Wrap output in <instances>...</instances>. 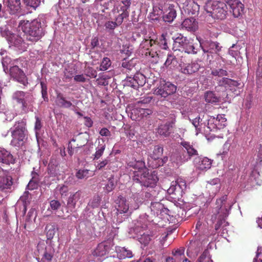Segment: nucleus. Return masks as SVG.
<instances>
[{
    "label": "nucleus",
    "instance_id": "f257e3e1",
    "mask_svg": "<svg viewBox=\"0 0 262 262\" xmlns=\"http://www.w3.org/2000/svg\"><path fill=\"white\" fill-rule=\"evenodd\" d=\"M114 2L112 12L114 16V21H107L104 24L106 30H114L120 26L124 18L129 16V8L131 5V0H109L104 3L103 6L105 9H108L110 5Z\"/></svg>",
    "mask_w": 262,
    "mask_h": 262
},
{
    "label": "nucleus",
    "instance_id": "f03ea898",
    "mask_svg": "<svg viewBox=\"0 0 262 262\" xmlns=\"http://www.w3.org/2000/svg\"><path fill=\"white\" fill-rule=\"evenodd\" d=\"M167 34H162L158 39L151 38H145L140 44V47L143 50L142 51V54L144 55L147 58H154L158 57V51L160 48L164 50L168 48L166 36Z\"/></svg>",
    "mask_w": 262,
    "mask_h": 262
},
{
    "label": "nucleus",
    "instance_id": "7ed1b4c3",
    "mask_svg": "<svg viewBox=\"0 0 262 262\" xmlns=\"http://www.w3.org/2000/svg\"><path fill=\"white\" fill-rule=\"evenodd\" d=\"M18 28L25 33L26 40L32 43L37 42L45 35V31L41 24L37 19H34L31 21L26 20H20Z\"/></svg>",
    "mask_w": 262,
    "mask_h": 262
},
{
    "label": "nucleus",
    "instance_id": "20e7f679",
    "mask_svg": "<svg viewBox=\"0 0 262 262\" xmlns=\"http://www.w3.org/2000/svg\"><path fill=\"white\" fill-rule=\"evenodd\" d=\"M172 50L181 61L183 60V58L188 57V54L197 53L192 42L181 34L173 39Z\"/></svg>",
    "mask_w": 262,
    "mask_h": 262
},
{
    "label": "nucleus",
    "instance_id": "39448f33",
    "mask_svg": "<svg viewBox=\"0 0 262 262\" xmlns=\"http://www.w3.org/2000/svg\"><path fill=\"white\" fill-rule=\"evenodd\" d=\"M227 196L226 195L217 199L213 214L211 216V221L213 223L216 221L214 228L216 230L219 229L221 225L225 222V219L228 215L229 205L227 204Z\"/></svg>",
    "mask_w": 262,
    "mask_h": 262
},
{
    "label": "nucleus",
    "instance_id": "423d86ee",
    "mask_svg": "<svg viewBox=\"0 0 262 262\" xmlns=\"http://www.w3.org/2000/svg\"><path fill=\"white\" fill-rule=\"evenodd\" d=\"M10 130L12 137L11 145L18 148L24 145L27 133L26 122L23 120L15 122L13 127L11 128Z\"/></svg>",
    "mask_w": 262,
    "mask_h": 262
},
{
    "label": "nucleus",
    "instance_id": "0eeeda50",
    "mask_svg": "<svg viewBox=\"0 0 262 262\" xmlns=\"http://www.w3.org/2000/svg\"><path fill=\"white\" fill-rule=\"evenodd\" d=\"M204 10L212 18L223 20L226 18L228 8L225 2L210 1L206 3Z\"/></svg>",
    "mask_w": 262,
    "mask_h": 262
},
{
    "label": "nucleus",
    "instance_id": "6e6552de",
    "mask_svg": "<svg viewBox=\"0 0 262 262\" xmlns=\"http://www.w3.org/2000/svg\"><path fill=\"white\" fill-rule=\"evenodd\" d=\"M180 147L176 154L177 163H183L190 160L195 156L198 155V151L192 144L189 142L182 140L180 143ZM175 157V155H173Z\"/></svg>",
    "mask_w": 262,
    "mask_h": 262
},
{
    "label": "nucleus",
    "instance_id": "1a4fd4ad",
    "mask_svg": "<svg viewBox=\"0 0 262 262\" xmlns=\"http://www.w3.org/2000/svg\"><path fill=\"white\" fill-rule=\"evenodd\" d=\"M133 181L146 187L154 188L159 181L156 171L149 172L148 169L145 171L138 172L136 176H132Z\"/></svg>",
    "mask_w": 262,
    "mask_h": 262
},
{
    "label": "nucleus",
    "instance_id": "9d476101",
    "mask_svg": "<svg viewBox=\"0 0 262 262\" xmlns=\"http://www.w3.org/2000/svg\"><path fill=\"white\" fill-rule=\"evenodd\" d=\"M226 125L227 119L225 115H218L216 118L211 117L208 120L207 125H204V133L209 135L211 132H215L217 129L223 128Z\"/></svg>",
    "mask_w": 262,
    "mask_h": 262
},
{
    "label": "nucleus",
    "instance_id": "9b49d317",
    "mask_svg": "<svg viewBox=\"0 0 262 262\" xmlns=\"http://www.w3.org/2000/svg\"><path fill=\"white\" fill-rule=\"evenodd\" d=\"M5 61L3 60L2 62L4 71L6 73L8 72L11 78L19 83L23 84L26 86L28 84V78L24 72L23 70L18 67L17 66H11L8 70L7 66H5Z\"/></svg>",
    "mask_w": 262,
    "mask_h": 262
},
{
    "label": "nucleus",
    "instance_id": "f8f14e48",
    "mask_svg": "<svg viewBox=\"0 0 262 262\" xmlns=\"http://www.w3.org/2000/svg\"><path fill=\"white\" fill-rule=\"evenodd\" d=\"M174 6L170 1L161 0L159 9L163 13V18L165 21L171 23L176 17L177 13Z\"/></svg>",
    "mask_w": 262,
    "mask_h": 262
},
{
    "label": "nucleus",
    "instance_id": "ddd939ff",
    "mask_svg": "<svg viewBox=\"0 0 262 262\" xmlns=\"http://www.w3.org/2000/svg\"><path fill=\"white\" fill-rule=\"evenodd\" d=\"M177 87L170 82H166L164 80H160L158 87L155 90L154 94L163 98H166L168 96L174 94L177 91Z\"/></svg>",
    "mask_w": 262,
    "mask_h": 262
},
{
    "label": "nucleus",
    "instance_id": "4468645a",
    "mask_svg": "<svg viewBox=\"0 0 262 262\" xmlns=\"http://www.w3.org/2000/svg\"><path fill=\"white\" fill-rule=\"evenodd\" d=\"M2 35L11 46H14L24 51H26L28 47V43H26L19 35L12 33L9 30H6L2 33Z\"/></svg>",
    "mask_w": 262,
    "mask_h": 262
},
{
    "label": "nucleus",
    "instance_id": "2eb2a0df",
    "mask_svg": "<svg viewBox=\"0 0 262 262\" xmlns=\"http://www.w3.org/2000/svg\"><path fill=\"white\" fill-rule=\"evenodd\" d=\"M113 242L111 240L104 241L99 244L93 252L94 256L102 257L107 255L112 247Z\"/></svg>",
    "mask_w": 262,
    "mask_h": 262
},
{
    "label": "nucleus",
    "instance_id": "dca6fc26",
    "mask_svg": "<svg viewBox=\"0 0 262 262\" xmlns=\"http://www.w3.org/2000/svg\"><path fill=\"white\" fill-rule=\"evenodd\" d=\"M188 57L183 58V60H180L179 66L181 73L185 75H191L198 72L200 68V66L196 62H191L186 64L185 62L187 61Z\"/></svg>",
    "mask_w": 262,
    "mask_h": 262
},
{
    "label": "nucleus",
    "instance_id": "f3484780",
    "mask_svg": "<svg viewBox=\"0 0 262 262\" xmlns=\"http://www.w3.org/2000/svg\"><path fill=\"white\" fill-rule=\"evenodd\" d=\"M95 166L96 170H101L106 167V169H110L113 171L117 170L118 167V161L116 160L111 161L108 158L97 161Z\"/></svg>",
    "mask_w": 262,
    "mask_h": 262
},
{
    "label": "nucleus",
    "instance_id": "a211bd4d",
    "mask_svg": "<svg viewBox=\"0 0 262 262\" xmlns=\"http://www.w3.org/2000/svg\"><path fill=\"white\" fill-rule=\"evenodd\" d=\"M32 96L23 91H16L13 95V98L17 102L22 104V109L25 110L27 106V101L32 99Z\"/></svg>",
    "mask_w": 262,
    "mask_h": 262
},
{
    "label": "nucleus",
    "instance_id": "6ab92c4d",
    "mask_svg": "<svg viewBox=\"0 0 262 262\" xmlns=\"http://www.w3.org/2000/svg\"><path fill=\"white\" fill-rule=\"evenodd\" d=\"M234 17L241 16L244 10V5L238 0H231L228 4Z\"/></svg>",
    "mask_w": 262,
    "mask_h": 262
},
{
    "label": "nucleus",
    "instance_id": "aec40b11",
    "mask_svg": "<svg viewBox=\"0 0 262 262\" xmlns=\"http://www.w3.org/2000/svg\"><path fill=\"white\" fill-rule=\"evenodd\" d=\"M196 167L201 170H206L210 168L212 160L207 157H198L194 159Z\"/></svg>",
    "mask_w": 262,
    "mask_h": 262
},
{
    "label": "nucleus",
    "instance_id": "412c9836",
    "mask_svg": "<svg viewBox=\"0 0 262 262\" xmlns=\"http://www.w3.org/2000/svg\"><path fill=\"white\" fill-rule=\"evenodd\" d=\"M127 166L132 167L135 169L133 171L132 176H136L139 171H145L147 168L145 167V162L142 160H133L127 163Z\"/></svg>",
    "mask_w": 262,
    "mask_h": 262
},
{
    "label": "nucleus",
    "instance_id": "4be33fe9",
    "mask_svg": "<svg viewBox=\"0 0 262 262\" xmlns=\"http://www.w3.org/2000/svg\"><path fill=\"white\" fill-rule=\"evenodd\" d=\"M0 162L9 165L15 163V159L12 155L4 148H0Z\"/></svg>",
    "mask_w": 262,
    "mask_h": 262
},
{
    "label": "nucleus",
    "instance_id": "5701e85b",
    "mask_svg": "<svg viewBox=\"0 0 262 262\" xmlns=\"http://www.w3.org/2000/svg\"><path fill=\"white\" fill-rule=\"evenodd\" d=\"M182 8L187 11L189 14L194 15L199 11V5L194 1L189 2L186 0L185 2L182 3Z\"/></svg>",
    "mask_w": 262,
    "mask_h": 262
},
{
    "label": "nucleus",
    "instance_id": "b1692460",
    "mask_svg": "<svg viewBox=\"0 0 262 262\" xmlns=\"http://www.w3.org/2000/svg\"><path fill=\"white\" fill-rule=\"evenodd\" d=\"M116 208L117 213L122 214L126 213L129 209V204L127 203L126 199L122 196H118L116 202Z\"/></svg>",
    "mask_w": 262,
    "mask_h": 262
},
{
    "label": "nucleus",
    "instance_id": "393cba45",
    "mask_svg": "<svg viewBox=\"0 0 262 262\" xmlns=\"http://www.w3.org/2000/svg\"><path fill=\"white\" fill-rule=\"evenodd\" d=\"M173 124V123L170 121L161 124L158 128V133L165 137L169 136L171 133Z\"/></svg>",
    "mask_w": 262,
    "mask_h": 262
},
{
    "label": "nucleus",
    "instance_id": "a878e982",
    "mask_svg": "<svg viewBox=\"0 0 262 262\" xmlns=\"http://www.w3.org/2000/svg\"><path fill=\"white\" fill-rule=\"evenodd\" d=\"M56 103L60 107L69 108L73 104L70 101H68L61 93H57L56 95Z\"/></svg>",
    "mask_w": 262,
    "mask_h": 262
},
{
    "label": "nucleus",
    "instance_id": "bb28decb",
    "mask_svg": "<svg viewBox=\"0 0 262 262\" xmlns=\"http://www.w3.org/2000/svg\"><path fill=\"white\" fill-rule=\"evenodd\" d=\"M13 184V179L11 176H0V190L6 191L10 189Z\"/></svg>",
    "mask_w": 262,
    "mask_h": 262
},
{
    "label": "nucleus",
    "instance_id": "cd10ccee",
    "mask_svg": "<svg viewBox=\"0 0 262 262\" xmlns=\"http://www.w3.org/2000/svg\"><path fill=\"white\" fill-rule=\"evenodd\" d=\"M115 250L117 257L120 259L130 258L133 256L132 251L125 247H116Z\"/></svg>",
    "mask_w": 262,
    "mask_h": 262
},
{
    "label": "nucleus",
    "instance_id": "c85d7f7f",
    "mask_svg": "<svg viewBox=\"0 0 262 262\" xmlns=\"http://www.w3.org/2000/svg\"><path fill=\"white\" fill-rule=\"evenodd\" d=\"M81 192L78 190L70 195L67 201V205L69 208L73 209L75 208L77 202L81 198Z\"/></svg>",
    "mask_w": 262,
    "mask_h": 262
},
{
    "label": "nucleus",
    "instance_id": "c756f323",
    "mask_svg": "<svg viewBox=\"0 0 262 262\" xmlns=\"http://www.w3.org/2000/svg\"><path fill=\"white\" fill-rule=\"evenodd\" d=\"M198 23L195 21V19L191 17L189 18L185 19L182 23V28H185V29L190 31H195L197 29Z\"/></svg>",
    "mask_w": 262,
    "mask_h": 262
},
{
    "label": "nucleus",
    "instance_id": "7c9ffc66",
    "mask_svg": "<svg viewBox=\"0 0 262 262\" xmlns=\"http://www.w3.org/2000/svg\"><path fill=\"white\" fill-rule=\"evenodd\" d=\"M205 42L211 55L219 54V52L221 51L222 47L220 46V43L219 42L212 41L211 40L206 41Z\"/></svg>",
    "mask_w": 262,
    "mask_h": 262
},
{
    "label": "nucleus",
    "instance_id": "2f4dec72",
    "mask_svg": "<svg viewBox=\"0 0 262 262\" xmlns=\"http://www.w3.org/2000/svg\"><path fill=\"white\" fill-rule=\"evenodd\" d=\"M240 85L238 81L229 79L228 78H223L219 82V86H224L225 88L237 87Z\"/></svg>",
    "mask_w": 262,
    "mask_h": 262
},
{
    "label": "nucleus",
    "instance_id": "473e14b6",
    "mask_svg": "<svg viewBox=\"0 0 262 262\" xmlns=\"http://www.w3.org/2000/svg\"><path fill=\"white\" fill-rule=\"evenodd\" d=\"M20 0H8V7L10 13L14 14L20 9Z\"/></svg>",
    "mask_w": 262,
    "mask_h": 262
},
{
    "label": "nucleus",
    "instance_id": "72a5a7b5",
    "mask_svg": "<svg viewBox=\"0 0 262 262\" xmlns=\"http://www.w3.org/2000/svg\"><path fill=\"white\" fill-rule=\"evenodd\" d=\"M163 150V146L161 145L155 146L150 156L151 158L156 162L162 156Z\"/></svg>",
    "mask_w": 262,
    "mask_h": 262
},
{
    "label": "nucleus",
    "instance_id": "f704fd0d",
    "mask_svg": "<svg viewBox=\"0 0 262 262\" xmlns=\"http://www.w3.org/2000/svg\"><path fill=\"white\" fill-rule=\"evenodd\" d=\"M186 188V183L184 180L182 179H179V183L177 186V189L176 190L174 195L175 198H179L180 196H182V193L184 190Z\"/></svg>",
    "mask_w": 262,
    "mask_h": 262
},
{
    "label": "nucleus",
    "instance_id": "c9c22d12",
    "mask_svg": "<svg viewBox=\"0 0 262 262\" xmlns=\"http://www.w3.org/2000/svg\"><path fill=\"white\" fill-rule=\"evenodd\" d=\"M178 59L180 60V59L176 55V54L173 53V55L168 54L167 59L165 62V65L167 67L170 66V68L174 67L177 65Z\"/></svg>",
    "mask_w": 262,
    "mask_h": 262
},
{
    "label": "nucleus",
    "instance_id": "e433bc0d",
    "mask_svg": "<svg viewBox=\"0 0 262 262\" xmlns=\"http://www.w3.org/2000/svg\"><path fill=\"white\" fill-rule=\"evenodd\" d=\"M205 101L208 103H216L220 101V98L216 96L212 91H207L204 95Z\"/></svg>",
    "mask_w": 262,
    "mask_h": 262
},
{
    "label": "nucleus",
    "instance_id": "4c0bfd02",
    "mask_svg": "<svg viewBox=\"0 0 262 262\" xmlns=\"http://www.w3.org/2000/svg\"><path fill=\"white\" fill-rule=\"evenodd\" d=\"M46 235L48 239H52L56 232V226L53 224H48L45 228Z\"/></svg>",
    "mask_w": 262,
    "mask_h": 262
},
{
    "label": "nucleus",
    "instance_id": "58836bf2",
    "mask_svg": "<svg viewBox=\"0 0 262 262\" xmlns=\"http://www.w3.org/2000/svg\"><path fill=\"white\" fill-rule=\"evenodd\" d=\"M94 175V172L88 169H79L76 173L78 179H87Z\"/></svg>",
    "mask_w": 262,
    "mask_h": 262
},
{
    "label": "nucleus",
    "instance_id": "ea45409f",
    "mask_svg": "<svg viewBox=\"0 0 262 262\" xmlns=\"http://www.w3.org/2000/svg\"><path fill=\"white\" fill-rule=\"evenodd\" d=\"M202 120L200 119L199 116L195 117L192 121V123L195 127L197 132L199 133H204V125L205 123L202 122Z\"/></svg>",
    "mask_w": 262,
    "mask_h": 262
},
{
    "label": "nucleus",
    "instance_id": "a19ab883",
    "mask_svg": "<svg viewBox=\"0 0 262 262\" xmlns=\"http://www.w3.org/2000/svg\"><path fill=\"white\" fill-rule=\"evenodd\" d=\"M133 81H135L139 86H142L146 82V77L142 73H137L133 77Z\"/></svg>",
    "mask_w": 262,
    "mask_h": 262
},
{
    "label": "nucleus",
    "instance_id": "79ce46f5",
    "mask_svg": "<svg viewBox=\"0 0 262 262\" xmlns=\"http://www.w3.org/2000/svg\"><path fill=\"white\" fill-rule=\"evenodd\" d=\"M48 173L52 177H56L59 173L58 164L50 162L48 165Z\"/></svg>",
    "mask_w": 262,
    "mask_h": 262
},
{
    "label": "nucleus",
    "instance_id": "37998d69",
    "mask_svg": "<svg viewBox=\"0 0 262 262\" xmlns=\"http://www.w3.org/2000/svg\"><path fill=\"white\" fill-rule=\"evenodd\" d=\"M184 251L185 249L184 248H180L176 250H173L172 251V254L173 257L176 260L178 259V262H181L183 257H185L184 255Z\"/></svg>",
    "mask_w": 262,
    "mask_h": 262
},
{
    "label": "nucleus",
    "instance_id": "c03bdc74",
    "mask_svg": "<svg viewBox=\"0 0 262 262\" xmlns=\"http://www.w3.org/2000/svg\"><path fill=\"white\" fill-rule=\"evenodd\" d=\"M116 183L115 181L113 176H111L108 179L107 183L104 187V190L107 192L109 193L113 191L116 187Z\"/></svg>",
    "mask_w": 262,
    "mask_h": 262
},
{
    "label": "nucleus",
    "instance_id": "a18cd8bd",
    "mask_svg": "<svg viewBox=\"0 0 262 262\" xmlns=\"http://www.w3.org/2000/svg\"><path fill=\"white\" fill-rule=\"evenodd\" d=\"M141 111H143L141 107H136L132 110L130 118L133 120H137L141 119Z\"/></svg>",
    "mask_w": 262,
    "mask_h": 262
},
{
    "label": "nucleus",
    "instance_id": "49530a36",
    "mask_svg": "<svg viewBox=\"0 0 262 262\" xmlns=\"http://www.w3.org/2000/svg\"><path fill=\"white\" fill-rule=\"evenodd\" d=\"M110 78V77L108 75H104L103 74H100L99 78L96 79V82L98 85L106 86L108 84L107 80Z\"/></svg>",
    "mask_w": 262,
    "mask_h": 262
},
{
    "label": "nucleus",
    "instance_id": "de8ad7c7",
    "mask_svg": "<svg viewBox=\"0 0 262 262\" xmlns=\"http://www.w3.org/2000/svg\"><path fill=\"white\" fill-rule=\"evenodd\" d=\"M105 148V145L104 144H101L99 145L98 147L96 148V152L94 155V159L93 160H98L100 158V157L102 156L104 151Z\"/></svg>",
    "mask_w": 262,
    "mask_h": 262
},
{
    "label": "nucleus",
    "instance_id": "09e8293b",
    "mask_svg": "<svg viewBox=\"0 0 262 262\" xmlns=\"http://www.w3.org/2000/svg\"><path fill=\"white\" fill-rule=\"evenodd\" d=\"M101 198L98 195H95L90 201L89 205L91 207L95 208H98L100 205Z\"/></svg>",
    "mask_w": 262,
    "mask_h": 262
},
{
    "label": "nucleus",
    "instance_id": "8fccbe9b",
    "mask_svg": "<svg viewBox=\"0 0 262 262\" xmlns=\"http://www.w3.org/2000/svg\"><path fill=\"white\" fill-rule=\"evenodd\" d=\"M111 64L112 62L109 58L104 57L101 62L99 70L100 71L107 70L111 67Z\"/></svg>",
    "mask_w": 262,
    "mask_h": 262
},
{
    "label": "nucleus",
    "instance_id": "3c124183",
    "mask_svg": "<svg viewBox=\"0 0 262 262\" xmlns=\"http://www.w3.org/2000/svg\"><path fill=\"white\" fill-rule=\"evenodd\" d=\"M57 189L62 198H65L68 195L69 191V188L68 186L64 184L59 185L57 187Z\"/></svg>",
    "mask_w": 262,
    "mask_h": 262
},
{
    "label": "nucleus",
    "instance_id": "603ef678",
    "mask_svg": "<svg viewBox=\"0 0 262 262\" xmlns=\"http://www.w3.org/2000/svg\"><path fill=\"white\" fill-rule=\"evenodd\" d=\"M121 67L123 69V71L125 70V72H129L133 69L135 70L134 66L129 61H127L125 58L122 61Z\"/></svg>",
    "mask_w": 262,
    "mask_h": 262
},
{
    "label": "nucleus",
    "instance_id": "864d4df0",
    "mask_svg": "<svg viewBox=\"0 0 262 262\" xmlns=\"http://www.w3.org/2000/svg\"><path fill=\"white\" fill-rule=\"evenodd\" d=\"M85 75L90 78H96L97 76V72L93 68L88 67L85 69Z\"/></svg>",
    "mask_w": 262,
    "mask_h": 262
},
{
    "label": "nucleus",
    "instance_id": "5fc2aeb1",
    "mask_svg": "<svg viewBox=\"0 0 262 262\" xmlns=\"http://www.w3.org/2000/svg\"><path fill=\"white\" fill-rule=\"evenodd\" d=\"M211 74L214 76L223 77L227 76L228 75V73L226 70L222 69H214L212 70Z\"/></svg>",
    "mask_w": 262,
    "mask_h": 262
},
{
    "label": "nucleus",
    "instance_id": "6e6d98bb",
    "mask_svg": "<svg viewBox=\"0 0 262 262\" xmlns=\"http://www.w3.org/2000/svg\"><path fill=\"white\" fill-rule=\"evenodd\" d=\"M40 85L41 88V95L44 101L46 102L49 101V98L48 96V92H47V84L43 81L40 82Z\"/></svg>",
    "mask_w": 262,
    "mask_h": 262
},
{
    "label": "nucleus",
    "instance_id": "4d7b16f0",
    "mask_svg": "<svg viewBox=\"0 0 262 262\" xmlns=\"http://www.w3.org/2000/svg\"><path fill=\"white\" fill-rule=\"evenodd\" d=\"M53 257V254L51 252H48L46 249L41 258L40 262H51Z\"/></svg>",
    "mask_w": 262,
    "mask_h": 262
},
{
    "label": "nucleus",
    "instance_id": "13d9d810",
    "mask_svg": "<svg viewBox=\"0 0 262 262\" xmlns=\"http://www.w3.org/2000/svg\"><path fill=\"white\" fill-rule=\"evenodd\" d=\"M179 183V179L175 181H172L171 183L170 187L168 189L167 192L169 194L174 195L176 190L177 189V186Z\"/></svg>",
    "mask_w": 262,
    "mask_h": 262
},
{
    "label": "nucleus",
    "instance_id": "bf43d9fd",
    "mask_svg": "<svg viewBox=\"0 0 262 262\" xmlns=\"http://www.w3.org/2000/svg\"><path fill=\"white\" fill-rule=\"evenodd\" d=\"M27 6L36 8L39 5L41 0H24Z\"/></svg>",
    "mask_w": 262,
    "mask_h": 262
},
{
    "label": "nucleus",
    "instance_id": "052dcab7",
    "mask_svg": "<svg viewBox=\"0 0 262 262\" xmlns=\"http://www.w3.org/2000/svg\"><path fill=\"white\" fill-rule=\"evenodd\" d=\"M202 49L203 52L207 54V59L209 61H211L213 58V55L210 54L207 46L206 45V42H205L204 46L202 47Z\"/></svg>",
    "mask_w": 262,
    "mask_h": 262
},
{
    "label": "nucleus",
    "instance_id": "680f3d73",
    "mask_svg": "<svg viewBox=\"0 0 262 262\" xmlns=\"http://www.w3.org/2000/svg\"><path fill=\"white\" fill-rule=\"evenodd\" d=\"M168 161V157L167 156L164 157L163 158H160L156 161V164L155 165H153L152 167L155 168H157L160 166H163L165 163H166Z\"/></svg>",
    "mask_w": 262,
    "mask_h": 262
},
{
    "label": "nucleus",
    "instance_id": "e2e57ef3",
    "mask_svg": "<svg viewBox=\"0 0 262 262\" xmlns=\"http://www.w3.org/2000/svg\"><path fill=\"white\" fill-rule=\"evenodd\" d=\"M197 262H213L209 256L203 253L198 259Z\"/></svg>",
    "mask_w": 262,
    "mask_h": 262
},
{
    "label": "nucleus",
    "instance_id": "0e129e2a",
    "mask_svg": "<svg viewBox=\"0 0 262 262\" xmlns=\"http://www.w3.org/2000/svg\"><path fill=\"white\" fill-rule=\"evenodd\" d=\"M50 207L52 210H57L61 206L60 203L57 200H52L50 203Z\"/></svg>",
    "mask_w": 262,
    "mask_h": 262
},
{
    "label": "nucleus",
    "instance_id": "69168bd1",
    "mask_svg": "<svg viewBox=\"0 0 262 262\" xmlns=\"http://www.w3.org/2000/svg\"><path fill=\"white\" fill-rule=\"evenodd\" d=\"M35 210L34 209H31L28 212L26 218V223L25 226L27 225V223L32 222V218L34 215Z\"/></svg>",
    "mask_w": 262,
    "mask_h": 262
},
{
    "label": "nucleus",
    "instance_id": "338daca9",
    "mask_svg": "<svg viewBox=\"0 0 262 262\" xmlns=\"http://www.w3.org/2000/svg\"><path fill=\"white\" fill-rule=\"evenodd\" d=\"M35 119H36V121H35V123L34 129L36 130V132H37L40 130V129L42 127V125L41 120L38 117L36 116Z\"/></svg>",
    "mask_w": 262,
    "mask_h": 262
},
{
    "label": "nucleus",
    "instance_id": "774afa93",
    "mask_svg": "<svg viewBox=\"0 0 262 262\" xmlns=\"http://www.w3.org/2000/svg\"><path fill=\"white\" fill-rule=\"evenodd\" d=\"M253 262H262V251L259 249L257 250L256 257L254 259Z\"/></svg>",
    "mask_w": 262,
    "mask_h": 262
}]
</instances>
